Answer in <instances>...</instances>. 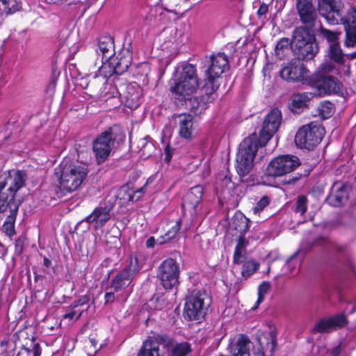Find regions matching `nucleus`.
Masks as SVG:
<instances>
[{"mask_svg":"<svg viewBox=\"0 0 356 356\" xmlns=\"http://www.w3.org/2000/svg\"><path fill=\"white\" fill-rule=\"evenodd\" d=\"M343 8L342 0H318V13L330 24H338Z\"/></svg>","mask_w":356,"mask_h":356,"instance_id":"nucleus-18","label":"nucleus"},{"mask_svg":"<svg viewBox=\"0 0 356 356\" xmlns=\"http://www.w3.org/2000/svg\"><path fill=\"white\" fill-rule=\"evenodd\" d=\"M320 33L330 44L339 43V39L341 34V31H331L321 27L320 29Z\"/></svg>","mask_w":356,"mask_h":356,"instance_id":"nucleus-39","label":"nucleus"},{"mask_svg":"<svg viewBox=\"0 0 356 356\" xmlns=\"http://www.w3.org/2000/svg\"><path fill=\"white\" fill-rule=\"evenodd\" d=\"M113 208L114 204L110 202L100 204L83 220L88 224L94 223L95 229H101L111 219Z\"/></svg>","mask_w":356,"mask_h":356,"instance_id":"nucleus-20","label":"nucleus"},{"mask_svg":"<svg viewBox=\"0 0 356 356\" xmlns=\"http://www.w3.org/2000/svg\"><path fill=\"white\" fill-rule=\"evenodd\" d=\"M181 219L179 218L174 225L165 230L164 234L158 238L159 243L163 244L175 238L181 229Z\"/></svg>","mask_w":356,"mask_h":356,"instance_id":"nucleus-34","label":"nucleus"},{"mask_svg":"<svg viewBox=\"0 0 356 356\" xmlns=\"http://www.w3.org/2000/svg\"><path fill=\"white\" fill-rule=\"evenodd\" d=\"M324 134V128L312 122L302 125L298 129L294 141L300 149L313 150L321 142Z\"/></svg>","mask_w":356,"mask_h":356,"instance_id":"nucleus-8","label":"nucleus"},{"mask_svg":"<svg viewBox=\"0 0 356 356\" xmlns=\"http://www.w3.org/2000/svg\"><path fill=\"white\" fill-rule=\"evenodd\" d=\"M106 81L99 76H95L92 77L88 81L86 82V86L83 88L86 90V93L91 97L99 95L102 92V89Z\"/></svg>","mask_w":356,"mask_h":356,"instance_id":"nucleus-29","label":"nucleus"},{"mask_svg":"<svg viewBox=\"0 0 356 356\" xmlns=\"http://www.w3.org/2000/svg\"><path fill=\"white\" fill-rule=\"evenodd\" d=\"M254 356H266L264 347L259 344L254 352Z\"/></svg>","mask_w":356,"mask_h":356,"instance_id":"nucleus-59","label":"nucleus"},{"mask_svg":"<svg viewBox=\"0 0 356 356\" xmlns=\"http://www.w3.org/2000/svg\"><path fill=\"white\" fill-rule=\"evenodd\" d=\"M180 266L179 263L172 258L164 259L159 266L156 277L162 286L170 290L179 284Z\"/></svg>","mask_w":356,"mask_h":356,"instance_id":"nucleus-10","label":"nucleus"},{"mask_svg":"<svg viewBox=\"0 0 356 356\" xmlns=\"http://www.w3.org/2000/svg\"><path fill=\"white\" fill-rule=\"evenodd\" d=\"M198 88L196 66L188 63L183 64L180 72L169 81V90L178 106L186 105L187 99Z\"/></svg>","mask_w":356,"mask_h":356,"instance_id":"nucleus-2","label":"nucleus"},{"mask_svg":"<svg viewBox=\"0 0 356 356\" xmlns=\"http://www.w3.org/2000/svg\"><path fill=\"white\" fill-rule=\"evenodd\" d=\"M348 184L335 183L332 186V193H330L326 200L332 207H337L343 205L348 199Z\"/></svg>","mask_w":356,"mask_h":356,"instance_id":"nucleus-24","label":"nucleus"},{"mask_svg":"<svg viewBox=\"0 0 356 356\" xmlns=\"http://www.w3.org/2000/svg\"><path fill=\"white\" fill-rule=\"evenodd\" d=\"M270 197L267 195H263L252 208L253 213L257 216H260L261 213L270 204Z\"/></svg>","mask_w":356,"mask_h":356,"instance_id":"nucleus-42","label":"nucleus"},{"mask_svg":"<svg viewBox=\"0 0 356 356\" xmlns=\"http://www.w3.org/2000/svg\"><path fill=\"white\" fill-rule=\"evenodd\" d=\"M338 24L344 27V44L347 47H353L356 44V6L351 5L344 15L341 13L339 17Z\"/></svg>","mask_w":356,"mask_h":356,"instance_id":"nucleus-16","label":"nucleus"},{"mask_svg":"<svg viewBox=\"0 0 356 356\" xmlns=\"http://www.w3.org/2000/svg\"><path fill=\"white\" fill-rule=\"evenodd\" d=\"M250 220L243 213L236 215L233 220L234 229L239 232V235L245 234L250 229Z\"/></svg>","mask_w":356,"mask_h":356,"instance_id":"nucleus-33","label":"nucleus"},{"mask_svg":"<svg viewBox=\"0 0 356 356\" xmlns=\"http://www.w3.org/2000/svg\"><path fill=\"white\" fill-rule=\"evenodd\" d=\"M293 38L291 40L288 38H282L276 44L275 48V56L279 59H283L289 49L292 50Z\"/></svg>","mask_w":356,"mask_h":356,"instance_id":"nucleus-32","label":"nucleus"},{"mask_svg":"<svg viewBox=\"0 0 356 356\" xmlns=\"http://www.w3.org/2000/svg\"><path fill=\"white\" fill-rule=\"evenodd\" d=\"M319 51L314 31L305 28H296L293 30V44L292 51L296 58L303 61L313 59Z\"/></svg>","mask_w":356,"mask_h":356,"instance_id":"nucleus-6","label":"nucleus"},{"mask_svg":"<svg viewBox=\"0 0 356 356\" xmlns=\"http://www.w3.org/2000/svg\"><path fill=\"white\" fill-rule=\"evenodd\" d=\"M172 342L173 339L168 334H154L143 342L138 356H164V353L160 350L159 346L163 345L168 350Z\"/></svg>","mask_w":356,"mask_h":356,"instance_id":"nucleus-14","label":"nucleus"},{"mask_svg":"<svg viewBox=\"0 0 356 356\" xmlns=\"http://www.w3.org/2000/svg\"><path fill=\"white\" fill-rule=\"evenodd\" d=\"M300 165L298 156L294 155H281L273 159L267 165L265 175L276 177L282 176L294 170Z\"/></svg>","mask_w":356,"mask_h":356,"instance_id":"nucleus-12","label":"nucleus"},{"mask_svg":"<svg viewBox=\"0 0 356 356\" xmlns=\"http://www.w3.org/2000/svg\"><path fill=\"white\" fill-rule=\"evenodd\" d=\"M280 77L289 83H301L309 86L311 74L303 62L296 58L284 63L279 72Z\"/></svg>","mask_w":356,"mask_h":356,"instance_id":"nucleus-9","label":"nucleus"},{"mask_svg":"<svg viewBox=\"0 0 356 356\" xmlns=\"http://www.w3.org/2000/svg\"><path fill=\"white\" fill-rule=\"evenodd\" d=\"M330 246L339 253H341L347 249L346 245H341L337 243H332Z\"/></svg>","mask_w":356,"mask_h":356,"instance_id":"nucleus-57","label":"nucleus"},{"mask_svg":"<svg viewBox=\"0 0 356 356\" xmlns=\"http://www.w3.org/2000/svg\"><path fill=\"white\" fill-rule=\"evenodd\" d=\"M92 48L100 60L101 67L105 66L115 55L114 38L108 35H100L92 42Z\"/></svg>","mask_w":356,"mask_h":356,"instance_id":"nucleus-19","label":"nucleus"},{"mask_svg":"<svg viewBox=\"0 0 356 356\" xmlns=\"http://www.w3.org/2000/svg\"><path fill=\"white\" fill-rule=\"evenodd\" d=\"M268 11V6L266 3H262L259 9L257 10V14L259 17L265 15Z\"/></svg>","mask_w":356,"mask_h":356,"instance_id":"nucleus-56","label":"nucleus"},{"mask_svg":"<svg viewBox=\"0 0 356 356\" xmlns=\"http://www.w3.org/2000/svg\"><path fill=\"white\" fill-rule=\"evenodd\" d=\"M326 56L337 64L343 65L345 63L344 54L340 43L330 44Z\"/></svg>","mask_w":356,"mask_h":356,"instance_id":"nucleus-31","label":"nucleus"},{"mask_svg":"<svg viewBox=\"0 0 356 356\" xmlns=\"http://www.w3.org/2000/svg\"><path fill=\"white\" fill-rule=\"evenodd\" d=\"M133 278L123 269L118 272L111 280V288L114 292L126 289L133 281Z\"/></svg>","mask_w":356,"mask_h":356,"instance_id":"nucleus-28","label":"nucleus"},{"mask_svg":"<svg viewBox=\"0 0 356 356\" xmlns=\"http://www.w3.org/2000/svg\"><path fill=\"white\" fill-rule=\"evenodd\" d=\"M26 180V173L22 170H8L0 174V214L9 212L2 225L3 232L8 236L16 233L15 224L22 204L16 195L25 186Z\"/></svg>","mask_w":356,"mask_h":356,"instance_id":"nucleus-1","label":"nucleus"},{"mask_svg":"<svg viewBox=\"0 0 356 356\" xmlns=\"http://www.w3.org/2000/svg\"><path fill=\"white\" fill-rule=\"evenodd\" d=\"M211 302V296L205 290L194 291L186 300L183 312L184 319L201 321L204 318Z\"/></svg>","mask_w":356,"mask_h":356,"instance_id":"nucleus-7","label":"nucleus"},{"mask_svg":"<svg viewBox=\"0 0 356 356\" xmlns=\"http://www.w3.org/2000/svg\"><path fill=\"white\" fill-rule=\"evenodd\" d=\"M204 70V88L207 92L215 93L220 87L222 74L229 69V60L225 53L213 54L202 59Z\"/></svg>","mask_w":356,"mask_h":356,"instance_id":"nucleus-4","label":"nucleus"},{"mask_svg":"<svg viewBox=\"0 0 356 356\" xmlns=\"http://www.w3.org/2000/svg\"><path fill=\"white\" fill-rule=\"evenodd\" d=\"M148 138H149V136H146L143 139V144L140 148L141 155L145 157H149L154 149L153 143L151 141L147 140Z\"/></svg>","mask_w":356,"mask_h":356,"instance_id":"nucleus-46","label":"nucleus"},{"mask_svg":"<svg viewBox=\"0 0 356 356\" xmlns=\"http://www.w3.org/2000/svg\"><path fill=\"white\" fill-rule=\"evenodd\" d=\"M307 197L305 195L298 196L297 200L294 205V211L296 213L303 216L307 210Z\"/></svg>","mask_w":356,"mask_h":356,"instance_id":"nucleus-41","label":"nucleus"},{"mask_svg":"<svg viewBox=\"0 0 356 356\" xmlns=\"http://www.w3.org/2000/svg\"><path fill=\"white\" fill-rule=\"evenodd\" d=\"M147 185V182H146L142 187L137 189L135 191H133V194H134V198H136V195L140 196V198L145 194V188Z\"/></svg>","mask_w":356,"mask_h":356,"instance_id":"nucleus-58","label":"nucleus"},{"mask_svg":"<svg viewBox=\"0 0 356 356\" xmlns=\"http://www.w3.org/2000/svg\"><path fill=\"white\" fill-rule=\"evenodd\" d=\"M116 140V136L112 127L97 135L92 142V151L97 163L99 165L104 163L108 158Z\"/></svg>","mask_w":356,"mask_h":356,"instance_id":"nucleus-11","label":"nucleus"},{"mask_svg":"<svg viewBox=\"0 0 356 356\" xmlns=\"http://www.w3.org/2000/svg\"><path fill=\"white\" fill-rule=\"evenodd\" d=\"M173 339L172 345H170L168 350L169 356H187L192 352L191 345L187 341L175 343Z\"/></svg>","mask_w":356,"mask_h":356,"instance_id":"nucleus-30","label":"nucleus"},{"mask_svg":"<svg viewBox=\"0 0 356 356\" xmlns=\"http://www.w3.org/2000/svg\"><path fill=\"white\" fill-rule=\"evenodd\" d=\"M54 171L58 179V187L63 195L79 188L88 173L84 165L70 159H64Z\"/></svg>","mask_w":356,"mask_h":356,"instance_id":"nucleus-3","label":"nucleus"},{"mask_svg":"<svg viewBox=\"0 0 356 356\" xmlns=\"http://www.w3.org/2000/svg\"><path fill=\"white\" fill-rule=\"evenodd\" d=\"M132 62V54L128 49H123L113 56L106 65L111 69V72L118 75L124 73Z\"/></svg>","mask_w":356,"mask_h":356,"instance_id":"nucleus-22","label":"nucleus"},{"mask_svg":"<svg viewBox=\"0 0 356 356\" xmlns=\"http://www.w3.org/2000/svg\"><path fill=\"white\" fill-rule=\"evenodd\" d=\"M9 343V339L8 338H5L0 342V346L1 348H3L5 346H7Z\"/></svg>","mask_w":356,"mask_h":356,"instance_id":"nucleus-64","label":"nucleus"},{"mask_svg":"<svg viewBox=\"0 0 356 356\" xmlns=\"http://www.w3.org/2000/svg\"><path fill=\"white\" fill-rule=\"evenodd\" d=\"M21 8V3L17 0H8L1 11L6 15H12L19 11Z\"/></svg>","mask_w":356,"mask_h":356,"instance_id":"nucleus-43","label":"nucleus"},{"mask_svg":"<svg viewBox=\"0 0 356 356\" xmlns=\"http://www.w3.org/2000/svg\"><path fill=\"white\" fill-rule=\"evenodd\" d=\"M334 65L330 62H325L322 63L318 70L312 75H321L322 76H330V72L334 71Z\"/></svg>","mask_w":356,"mask_h":356,"instance_id":"nucleus-44","label":"nucleus"},{"mask_svg":"<svg viewBox=\"0 0 356 356\" xmlns=\"http://www.w3.org/2000/svg\"><path fill=\"white\" fill-rule=\"evenodd\" d=\"M309 172H310L309 170H307V171L305 170L304 174L298 172L295 176H290L289 179L286 181V183L287 184H294L298 179H300L302 177H307V176H308Z\"/></svg>","mask_w":356,"mask_h":356,"instance_id":"nucleus-54","label":"nucleus"},{"mask_svg":"<svg viewBox=\"0 0 356 356\" xmlns=\"http://www.w3.org/2000/svg\"><path fill=\"white\" fill-rule=\"evenodd\" d=\"M312 98L313 94L311 92L293 93L289 104V108L294 114H300L304 110L309 108Z\"/></svg>","mask_w":356,"mask_h":356,"instance_id":"nucleus-23","label":"nucleus"},{"mask_svg":"<svg viewBox=\"0 0 356 356\" xmlns=\"http://www.w3.org/2000/svg\"><path fill=\"white\" fill-rule=\"evenodd\" d=\"M113 292H106L104 295V305L111 304L114 302L115 296Z\"/></svg>","mask_w":356,"mask_h":356,"instance_id":"nucleus-55","label":"nucleus"},{"mask_svg":"<svg viewBox=\"0 0 356 356\" xmlns=\"http://www.w3.org/2000/svg\"><path fill=\"white\" fill-rule=\"evenodd\" d=\"M245 259V254L243 253V250L234 249L233 255V263L234 264H243Z\"/></svg>","mask_w":356,"mask_h":356,"instance_id":"nucleus-50","label":"nucleus"},{"mask_svg":"<svg viewBox=\"0 0 356 356\" xmlns=\"http://www.w3.org/2000/svg\"><path fill=\"white\" fill-rule=\"evenodd\" d=\"M43 265L46 268H49L51 265V261L46 257H43Z\"/></svg>","mask_w":356,"mask_h":356,"instance_id":"nucleus-63","label":"nucleus"},{"mask_svg":"<svg viewBox=\"0 0 356 356\" xmlns=\"http://www.w3.org/2000/svg\"><path fill=\"white\" fill-rule=\"evenodd\" d=\"M150 302L156 310H161L167 305L164 296L159 294H154L150 300Z\"/></svg>","mask_w":356,"mask_h":356,"instance_id":"nucleus-47","label":"nucleus"},{"mask_svg":"<svg viewBox=\"0 0 356 356\" xmlns=\"http://www.w3.org/2000/svg\"><path fill=\"white\" fill-rule=\"evenodd\" d=\"M341 353V348L340 346H337L331 350V356H339Z\"/></svg>","mask_w":356,"mask_h":356,"instance_id":"nucleus-60","label":"nucleus"},{"mask_svg":"<svg viewBox=\"0 0 356 356\" xmlns=\"http://www.w3.org/2000/svg\"><path fill=\"white\" fill-rule=\"evenodd\" d=\"M90 301V297L89 295H83L79 296L77 299H76L70 305V308L74 309L76 307H83L86 306V309H83L80 311L78 314V315L76 317V320H78L80 318V317L82 316L84 311H88L89 308V302Z\"/></svg>","mask_w":356,"mask_h":356,"instance_id":"nucleus-37","label":"nucleus"},{"mask_svg":"<svg viewBox=\"0 0 356 356\" xmlns=\"http://www.w3.org/2000/svg\"><path fill=\"white\" fill-rule=\"evenodd\" d=\"M27 240L26 236L24 235H20L18 236L15 241V255L19 257L24 252V247L26 241Z\"/></svg>","mask_w":356,"mask_h":356,"instance_id":"nucleus-48","label":"nucleus"},{"mask_svg":"<svg viewBox=\"0 0 356 356\" xmlns=\"http://www.w3.org/2000/svg\"><path fill=\"white\" fill-rule=\"evenodd\" d=\"M77 314V311L76 310H72L66 314H65L63 315V318L64 319H70V320H72L74 318V317L75 316V315Z\"/></svg>","mask_w":356,"mask_h":356,"instance_id":"nucleus-61","label":"nucleus"},{"mask_svg":"<svg viewBox=\"0 0 356 356\" xmlns=\"http://www.w3.org/2000/svg\"><path fill=\"white\" fill-rule=\"evenodd\" d=\"M249 242L245 238V234L239 235L234 249L243 250L248 246Z\"/></svg>","mask_w":356,"mask_h":356,"instance_id":"nucleus-49","label":"nucleus"},{"mask_svg":"<svg viewBox=\"0 0 356 356\" xmlns=\"http://www.w3.org/2000/svg\"><path fill=\"white\" fill-rule=\"evenodd\" d=\"M175 149L172 148L170 144H167L164 148V161L165 163H169L171 161Z\"/></svg>","mask_w":356,"mask_h":356,"instance_id":"nucleus-51","label":"nucleus"},{"mask_svg":"<svg viewBox=\"0 0 356 356\" xmlns=\"http://www.w3.org/2000/svg\"><path fill=\"white\" fill-rule=\"evenodd\" d=\"M118 197L120 200H122L125 202H136L140 199V196H136V197L134 198V194H133V191H130L126 186H123L120 188Z\"/></svg>","mask_w":356,"mask_h":356,"instance_id":"nucleus-45","label":"nucleus"},{"mask_svg":"<svg viewBox=\"0 0 356 356\" xmlns=\"http://www.w3.org/2000/svg\"><path fill=\"white\" fill-rule=\"evenodd\" d=\"M334 104L329 101H322L318 106L320 115L324 118H330L334 113Z\"/></svg>","mask_w":356,"mask_h":356,"instance_id":"nucleus-40","label":"nucleus"},{"mask_svg":"<svg viewBox=\"0 0 356 356\" xmlns=\"http://www.w3.org/2000/svg\"><path fill=\"white\" fill-rule=\"evenodd\" d=\"M296 7L300 20L303 24L297 28H305L309 31H314L318 15L312 0H296Z\"/></svg>","mask_w":356,"mask_h":356,"instance_id":"nucleus-17","label":"nucleus"},{"mask_svg":"<svg viewBox=\"0 0 356 356\" xmlns=\"http://www.w3.org/2000/svg\"><path fill=\"white\" fill-rule=\"evenodd\" d=\"M264 146L261 145L255 132L250 134L241 143L236 159V170L240 177L249 174L253 167V161L259 147Z\"/></svg>","mask_w":356,"mask_h":356,"instance_id":"nucleus-5","label":"nucleus"},{"mask_svg":"<svg viewBox=\"0 0 356 356\" xmlns=\"http://www.w3.org/2000/svg\"><path fill=\"white\" fill-rule=\"evenodd\" d=\"M145 256L142 253L133 252L129 255L128 264L123 268L134 279L142 270L145 263Z\"/></svg>","mask_w":356,"mask_h":356,"instance_id":"nucleus-27","label":"nucleus"},{"mask_svg":"<svg viewBox=\"0 0 356 356\" xmlns=\"http://www.w3.org/2000/svg\"><path fill=\"white\" fill-rule=\"evenodd\" d=\"M329 320L333 330L343 328L348 324V320L344 313H339L332 316L329 317Z\"/></svg>","mask_w":356,"mask_h":356,"instance_id":"nucleus-38","label":"nucleus"},{"mask_svg":"<svg viewBox=\"0 0 356 356\" xmlns=\"http://www.w3.org/2000/svg\"><path fill=\"white\" fill-rule=\"evenodd\" d=\"M179 119L178 134L180 137L186 140L193 138V116L188 113H181L177 116Z\"/></svg>","mask_w":356,"mask_h":356,"instance_id":"nucleus-26","label":"nucleus"},{"mask_svg":"<svg viewBox=\"0 0 356 356\" xmlns=\"http://www.w3.org/2000/svg\"><path fill=\"white\" fill-rule=\"evenodd\" d=\"M82 6L83 3L81 1H70L67 4V10L71 13H74L79 10Z\"/></svg>","mask_w":356,"mask_h":356,"instance_id":"nucleus-52","label":"nucleus"},{"mask_svg":"<svg viewBox=\"0 0 356 356\" xmlns=\"http://www.w3.org/2000/svg\"><path fill=\"white\" fill-rule=\"evenodd\" d=\"M155 245V238L154 236H150L146 241V247L148 248H152Z\"/></svg>","mask_w":356,"mask_h":356,"instance_id":"nucleus-62","label":"nucleus"},{"mask_svg":"<svg viewBox=\"0 0 356 356\" xmlns=\"http://www.w3.org/2000/svg\"><path fill=\"white\" fill-rule=\"evenodd\" d=\"M259 267L260 264L258 261L254 259L246 260L242 265L241 276L246 280L256 273Z\"/></svg>","mask_w":356,"mask_h":356,"instance_id":"nucleus-35","label":"nucleus"},{"mask_svg":"<svg viewBox=\"0 0 356 356\" xmlns=\"http://www.w3.org/2000/svg\"><path fill=\"white\" fill-rule=\"evenodd\" d=\"M270 284L268 282L264 281L258 286V293L265 296L269 291Z\"/></svg>","mask_w":356,"mask_h":356,"instance_id":"nucleus-53","label":"nucleus"},{"mask_svg":"<svg viewBox=\"0 0 356 356\" xmlns=\"http://www.w3.org/2000/svg\"><path fill=\"white\" fill-rule=\"evenodd\" d=\"M203 193L204 188L201 185L191 188L183 197L181 209L184 215L186 212L192 216L196 215L197 207L202 202Z\"/></svg>","mask_w":356,"mask_h":356,"instance_id":"nucleus-21","label":"nucleus"},{"mask_svg":"<svg viewBox=\"0 0 356 356\" xmlns=\"http://www.w3.org/2000/svg\"><path fill=\"white\" fill-rule=\"evenodd\" d=\"M308 86L316 89L320 96L339 95L343 92L341 81L334 76L312 75Z\"/></svg>","mask_w":356,"mask_h":356,"instance_id":"nucleus-13","label":"nucleus"},{"mask_svg":"<svg viewBox=\"0 0 356 356\" xmlns=\"http://www.w3.org/2000/svg\"><path fill=\"white\" fill-rule=\"evenodd\" d=\"M282 120V112L277 108H273L265 117L258 138L261 145H266L280 128Z\"/></svg>","mask_w":356,"mask_h":356,"instance_id":"nucleus-15","label":"nucleus"},{"mask_svg":"<svg viewBox=\"0 0 356 356\" xmlns=\"http://www.w3.org/2000/svg\"><path fill=\"white\" fill-rule=\"evenodd\" d=\"M204 90L205 92L204 95L197 97H192L191 95L190 98L187 99V104L190 106V110L195 114L201 113L202 111L208 107L209 103L211 102L213 99L211 97L213 93L207 92L204 88Z\"/></svg>","mask_w":356,"mask_h":356,"instance_id":"nucleus-25","label":"nucleus"},{"mask_svg":"<svg viewBox=\"0 0 356 356\" xmlns=\"http://www.w3.org/2000/svg\"><path fill=\"white\" fill-rule=\"evenodd\" d=\"M333 331L329 318H321L318 321L312 329V333H330Z\"/></svg>","mask_w":356,"mask_h":356,"instance_id":"nucleus-36","label":"nucleus"}]
</instances>
